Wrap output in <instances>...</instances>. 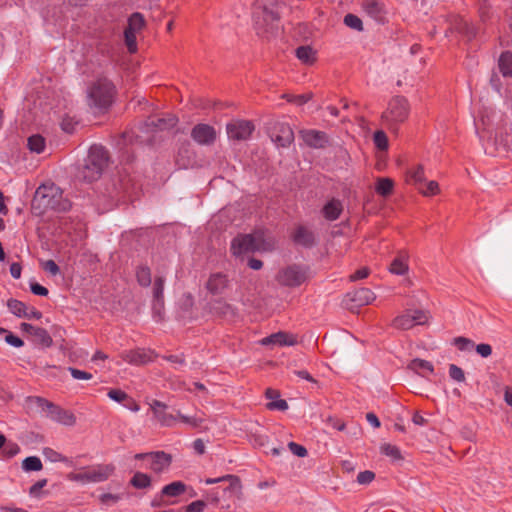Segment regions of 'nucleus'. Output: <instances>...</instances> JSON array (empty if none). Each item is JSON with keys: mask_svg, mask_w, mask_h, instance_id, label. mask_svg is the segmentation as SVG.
Returning a JSON list of instances; mask_svg holds the SVG:
<instances>
[{"mask_svg": "<svg viewBox=\"0 0 512 512\" xmlns=\"http://www.w3.org/2000/svg\"><path fill=\"white\" fill-rule=\"evenodd\" d=\"M47 480L42 479L37 481L35 484H33L29 489V494L33 497H38L40 494L41 489L46 486Z\"/></svg>", "mask_w": 512, "mask_h": 512, "instance_id": "nucleus-62", "label": "nucleus"}, {"mask_svg": "<svg viewBox=\"0 0 512 512\" xmlns=\"http://www.w3.org/2000/svg\"><path fill=\"white\" fill-rule=\"evenodd\" d=\"M427 321L428 315L426 312L421 310H408L394 319L393 326L398 329L408 330L415 325H423Z\"/></svg>", "mask_w": 512, "mask_h": 512, "instance_id": "nucleus-9", "label": "nucleus"}, {"mask_svg": "<svg viewBox=\"0 0 512 512\" xmlns=\"http://www.w3.org/2000/svg\"><path fill=\"white\" fill-rule=\"evenodd\" d=\"M41 317H42V313L40 311H38L33 306L27 305V307L25 309V316H23V318L29 319V320H31V319L39 320V319H41Z\"/></svg>", "mask_w": 512, "mask_h": 512, "instance_id": "nucleus-61", "label": "nucleus"}, {"mask_svg": "<svg viewBox=\"0 0 512 512\" xmlns=\"http://www.w3.org/2000/svg\"><path fill=\"white\" fill-rule=\"evenodd\" d=\"M418 191L426 197L437 195L440 192L439 184L436 181H428L418 187Z\"/></svg>", "mask_w": 512, "mask_h": 512, "instance_id": "nucleus-37", "label": "nucleus"}, {"mask_svg": "<svg viewBox=\"0 0 512 512\" xmlns=\"http://www.w3.org/2000/svg\"><path fill=\"white\" fill-rule=\"evenodd\" d=\"M381 453L391 458L394 461H399L402 459V454L400 449L396 445H392L389 443H385L380 447Z\"/></svg>", "mask_w": 512, "mask_h": 512, "instance_id": "nucleus-35", "label": "nucleus"}, {"mask_svg": "<svg viewBox=\"0 0 512 512\" xmlns=\"http://www.w3.org/2000/svg\"><path fill=\"white\" fill-rule=\"evenodd\" d=\"M348 296H350L351 300L355 302L357 306L368 305L376 299L375 294L368 288L357 289Z\"/></svg>", "mask_w": 512, "mask_h": 512, "instance_id": "nucleus-21", "label": "nucleus"}, {"mask_svg": "<svg viewBox=\"0 0 512 512\" xmlns=\"http://www.w3.org/2000/svg\"><path fill=\"white\" fill-rule=\"evenodd\" d=\"M30 290L33 294L38 295V296H47L48 295V289L36 282L30 283Z\"/></svg>", "mask_w": 512, "mask_h": 512, "instance_id": "nucleus-63", "label": "nucleus"}, {"mask_svg": "<svg viewBox=\"0 0 512 512\" xmlns=\"http://www.w3.org/2000/svg\"><path fill=\"white\" fill-rule=\"evenodd\" d=\"M31 401L34 402L42 411H45L47 413L54 405L53 403L41 397H34L31 399Z\"/></svg>", "mask_w": 512, "mask_h": 512, "instance_id": "nucleus-58", "label": "nucleus"}, {"mask_svg": "<svg viewBox=\"0 0 512 512\" xmlns=\"http://www.w3.org/2000/svg\"><path fill=\"white\" fill-rule=\"evenodd\" d=\"M275 247L273 237H266L263 233L240 235L233 239L231 251L235 256L248 252H268Z\"/></svg>", "mask_w": 512, "mask_h": 512, "instance_id": "nucleus-3", "label": "nucleus"}, {"mask_svg": "<svg viewBox=\"0 0 512 512\" xmlns=\"http://www.w3.org/2000/svg\"><path fill=\"white\" fill-rule=\"evenodd\" d=\"M144 26V18L140 13H134L128 20L127 30L138 33Z\"/></svg>", "mask_w": 512, "mask_h": 512, "instance_id": "nucleus-39", "label": "nucleus"}, {"mask_svg": "<svg viewBox=\"0 0 512 512\" xmlns=\"http://www.w3.org/2000/svg\"><path fill=\"white\" fill-rule=\"evenodd\" d=\"M474 123H475L476 133L479 136V139L483 142L486 139L488 140L490 138V134L487 132L486 123H485L484 119L481 118L480 120H475Z\"/></svg>", "mask_w": 512, "mask_h": 512, "instance_id": "nucleus-47", "label": "nucleus"}, {"mask_svg": "<svg viewBox=\"0 0 512 512\" xmlns=\"http://www.w3.org/2000/svg\"><path fill=\"white\" fill-rule=\"evenodd\" d=\"M475 350L483 358H487L492 354V347L486 343L476 345Z\"/></svg>", "mask_w": 512, "mask_h": 512, "instance_id": "nucleus-60", "label": "nucleus"}, {"mask_svg": "<svg viewBox=\"0 0 512 512\" xmlns=\"http://www.w3.org/2000/svg\"><path fill=\"white\" fill-rule=\"evenodd\" d=\"M27 147L32 153H43L46 148L45 138L39 134H34L28 138Z\"/></svg>", "mask_w": 512, "mask_h": 512, "instance_id": "nucleus-29", "label": "nucleus"}, {"mask_svg": "<svg viewBox=\"0 0 512 512\" xmlns=\"http://www.w3.org/2000/svg\"><path fill=\"white\" fill-rule=\"evenodd\" d=\"M304 143L312 148H324L328 144L327 135L317 130H305L301 132Z\"/></svg>", "mask_w": 512, "mask_h": 512, "instance_id": "nucleus-15", "label": "nucleus"}, {"mask_svg": "<svg viewBox=\"0 0 512 512\" xmlns=\"http://www.w3.org/2000/svg\"><path fill=\"white\" fill-rule=\"evenodd\" d=\"M42 454H43L44 458L49 462H52V463L64 462L68 465H72V461L69 458L65 457L64 455L55 451L52 448L45 447L42 450Z\"/></svg>", "mask_w": 512, "mask_h": 512, "instance_id": "nucleus-30", "label": "nucleus"}, {"mask_svg": "<svg viewBox=\"0 0 512 512\" xmlns=\"http://www.w3.org/2000/svg\"><path fill=\"white\" fill-rule=\"evenodd\" d=\"M411 369L420 373L421 371H427L429 373L433 372V365L426 360L422 359H414L410 364Z\"/></svg>", "mask_w": 512, "mask_h": 512, "instance_id": "nucleus-42", "label": "nucleus"}, {"mask_svg": "<svg viewBox=\"0 0 512 512\" xmlns=\"http://www.w3.org/2000/svg\"><path fill=\"white\" fill-rule=\"evenodd\" d=\"M344 23L346 26H348L354 30H357V31H361L363 29L361 19L358 16L353 15V14H347L344 17Z\"/></svg>", "mask_w": 512, "mask_h": 512, "instance_id": "nucleus-46", "label": "nucleus"}, {"mask_svg": "<svg viewBox=\"0 0 512 512\" xmlns=\"http://www.w3.org/2000/svg\"><path fill=\"white\" fill-rule=\"evenodd\" d=\"M77 122L71 117H65L62 119L61 128L67 133H72L75 130Z\"/></svg>", "mask_w": 512, "mask_h": 512, "instance_id": "nucleus-57", "label": "nucleus"}, {"mask_svg": "<svg viewBox=\"0 0 512 512\" xmlns=\"http://www.w3.org/2000/svg\"><path fill=\"white\" fill-rule=\"evenodd\" d=\"M425 171L423 165L412 167L407 172V182L417 186H421L425 182Z\"/></svg>", "mask_w": 512, "mask_h": 512, "instance_id": "nucleus-25", "label": "nucleus"}, {"mask_svg": "<svg viewBox=\"0 0 512 512\" xmlns=\"http://www.w3.org/2000/svg\"><path fill=\"white\" fill-rule=\"evenodd\" d=\"M107 163L108 155L104 147L101 145L91 146L85 164L81 170L82 178L88 182L99 179Z\"/></svg>", "mask_w": 512, "mask_h": 512, "instance_id": "nucleus-4", "label": "nucleus"}, {"mask_svg": "<svg viewBox=\"0 0 512 512\" xmlns=\"http://www.w3.org/2000/svg\"><path fill=\"white\" fill-rule=\"evenodd\" d=\"M294 241L303 246H309L313 243L314 237L310 230L299 226L293 235Z\"/></svg>", "mask_w": 512, "mask_h": 512, "instance_id": "nucleus-26", "label": "nucleus"}, {"mask_svg": "<svg viewBox=\"0 0 512 512\" xmlns=\"http://www.w3.org/2000/svg\"><path fill=\"white\" fill-rule=\"evenodd\" d=\"M454 345L461 351H470L474 347L473 341L465 337L455 338Z\"/></svg>", "mask_w": 512, "mask_h": 512, "instance_id": "nucleus-49", "label": "nucleus"}, {"mask_svg": "<svg viewBox=\"0 0 512 512\" xmlns=\"http://www.w3.org/2000/svg\"><path fill=\"white\" fill-rule=\"evenodd\" d=\"M164 278L157 277L154 281L153 295L157 304H163Z\"/></svg>", "mask_w": 512, "mask_h": 512, "instance_id": "nucleus-41", "label": "nucleus"}, {"mask_svg": "<svg viewBox=\"0 0 512 512\" xmlns=\"http://www.w3.org/2000/svg\"><path fill=\"white\" fill-rule=\"evenodd\" d=\"M254 130V126L250 121L235 120L227 124L226 132L231 141L247 140Z\"/></svg>", "mask_w": 512, "mask_h": 512, "instance_id": "nucleus-10", "label": "nucleus"}, {"mask_svg": "<svg viewBox=\"0 0 512 512\" xmlns=\"http://www.w3.org/2000/svg\"><path fill=\"white\" fill-rule=\"evenodd\" d=\"M20 328L22 331L34 336L40 343L45 346H50L52 339L48 332L40 327H35L29 323H21Z\"/></svg>", "mask_w": 512, "mask_h": 512, "instance_id": "nucleus-19", "label": "nucleus"}, {"mask_svg": "<svg viewBox=\"0 0 512 512\" xmlns=\"http://www.w3.org/2000/svg\"><path fill=\"white\" fill-rule=\"evenodd\" d=\"M47 416L51 420L65 426H73L76 422V418L71 412L64 410L56 405L52 406V408L47 413Z\"/></svg>", "mask_w": 512, "mask_h": 512, "instance_id": "nucleus-16", "label": "nucleus"}, {"mask_svg": "<svg viewBox=\"0 0 512 512\" xmlns=\"http://www.w3.org/2000/svg\"><path fill=\"white\" fill-rule=\"evenodd\" d=\"M108 397L118 403L124 402L129 399V396L127 393L120 389H111L107 393Z\"/></svg>", "mask_w": 512, "mask_h": 512, "instance_id": "nucleus-50", "label": "nucleus"}, {"mask_svg": "<svg viewBox=\"0 0 512 512\" xmlns=\"http://www.w3.org/2000/svg\"><path fill=\"white\" fill-rule=\"evenodd\" d=\"M389 271L395 275H404L408 271L407 256L398 255L390 264Z\"/></svg>", "mask_w": 512, "mask_h": 512, "instance_id": "nucleus-27", "label": "nucleus"}, {"mask_svg": "<svg viewBox=\"0 0 512 512\" xmlns=\"http://www.w3.org/2000/svg\"><path fill=\"white\" fill-rule=\"evenodd\" d=\"M266 397L271 401L267 404V408L270 410L285 411L288 409V404L285 400L279 399V393L273 389L266 390Z\"/></svg>", "mask_w": 512, "mask_h": 512, "instance_id": "nucleus-24", "label": "nucleus"}, {"mask_svg": "<svg viewBox=\"0 0 512 512\" xmlns=\"http://www.w3.org/2000/svg\"><path fill=\"white\" fill-rule=\"evenodd\" d=\"M137 489H145L151 486V477L142 472H136L130 481Z\"/></svg>", "mask_w": 512, "mask_h": 512, "instance_id": "nucleus-33", "label": "nucleus"}, {"mask_svg": "<svg viewBox=\"0 0 512 512\" xmlns=\"http://www.w3.org/2000/svg\"><path fill=\"white\" fill-rule=\"evenodd\" d=\"M227 287V277L222 273L211 274L206 284L208 291L214 295L222 294Z\"/></svg>", "mask_w": 512, "mask_h": 512, "instance_id": "nucleus-18", "label": "nucleus"}, {"mask_svg": "<svg viewBox=\"0 0 512 512\" xmlns=\"http://www.w3.org/2000/svg\"><path fill=\"white\" fill-rule=\"evenodd\" d=\"M375 478V474L370 470L362 471L357 476V482L360 485H368L370 484Z\"/></svg>", "mask_w": 512, "mask_h": 512, "instance_id": "nucleus-53", "label": "nucleus"}, {"mask_svg": "<svg viewBox=\"0 0 512 512\" xmlns=\"http://www.w3.org/2000/svg\"><path fill=\"white\" fill-rule=\"evenodd\" d=\"M122 359L133 365H142L152 360L151 353L142 349L125 351L121 354Z\"/></svg>", "mask_w": 512, "mask_h": 512, "instance_id": "nucleus-17", "label": "nucleus"}, {"mask_svg": "<svg viewBox=\"0 0 512 512\" xmlns=\"http://www.w3.org/2000/svg\"><path fill=\"white\" fill-rule=\"evenodd\" d=\"M19 452H20V447L17 443H14V442H8L3 447V453L7 457H13V456L17 455Z\"/></svg>", "mask_w": 512, "mask_h": 512, "instance_id": "nucleus-56", "label": "nucleus"}, {"mask_svg": "<svg viewBox=\"0 0 512 512\" xmlns=\"http://www.w3.org/2000/svg\"><path fill=\"white\" fill-rule=\"evenodd\" d=\"M155 418L158 420V422L162 426H166V427L174 426L175 422L177 421V417L172 414L167 413L166 410L161 411L160 413H157V416Z\"/></svg>", "mask_w": 512, "mask_h": 512, "instance_id": "nucleus-44", "label": "nucleus"}, {"mask_svg": "<svg viewBox=\"0 0 512 512\" xmlns=\"http://www.w3.org/2000/svg\"><path fill=\"white\" fill-rule=\"evenodd\" d=\"M42 462L37 456H29L22 462V468L24 471H40L42 469Z\"/></svg>", "mask_w": 512, "mask_h": 512, "instance_id": "nucleus-36", "label": "nucleus"}, {"mask_svg": "<svg viewBox=\"0 0 512 512\" xmlns=\"http://www.w3.org/2000/svg\"><path fill=\"white\" fill-rule=\"evenodd\" d=\"M172 463V456L164 451L151 452L149 461L143 467L150 469L155 473H163L170 467Z\"/></svg>", "mask_w": 512, "mask_h": 512, "instance_id": "nucleus-11", "label": "nucleus"}, {"mask_svg": "<svg viewBox=\"0 0 512 512\" xmlns=\"http://www.w3.org/2000/svg\"><path fill=\"white\" fill-rule=\"evenodd\" d=\"M278 19L279 12L276 0H266L264 4L256 8L253 14L256 28L263 32H272Z\"/></svg>", "mask_w": 512, "mask_h": 512, "instance_id": "nucleus-5", "label": "nucleus"}, {"mask_svg": "<svg viewBox=\"0 0 512 512\" xmlns=\"http://www.w3.org/2000/svg\"><path fill=\"white\" fill-rule=\"evenodd\" d=\"M187 486L182 481H173L161 489V496L178 497L185 493Z\"/></svg>", "mask_w": 512, "mask_h": 512, "instance_id": "nucleus-23", "label": "nucleus"}, {"mask_svg": "<svg viewBox=\"0 0 512 512\" xmlns=\"http://www.w3.org/2000/svg\"><path fill=\"white\" fill-rule=\"evenodd\" d=\"M307 279V271L304 267L298 265L288 266L282 269L278 274L280 284L289 287H296L304 283Z\"/></svg>", "mask_w": 512, "mask_h": 512, "instance_id": "nucleus-8", "label": "nucleus"}, {"mask_svg": "<svg viewBox=\"0 0 512 512\" xmlns=\"http://www.w3.org/2000/svg\"><path fill=\"white\" fill-rule=\"evenodd\" d=\"M297 343L295 335L286 332H277L260 340L263 346H293Z\"/></svg>", "mask_w": 512, "mask_h": 512, "instance_id": "nucleus-13", "label": "nucleus"}, {"mask_svg": "<svg viewBox=\"0 0 512 512\" xmlns=\"http://www.w3.org/2000/svg\"><path fill=\"white\" fill-rule=\"evenodd\" d=\"M153 125L160 130L170 129L174 127L177 123V118L175 116H168L167 118H159L157 122H152Z\"/></svg>", "mask_w": 512, "mask_h": 512, "instance_id": "nucleus-45", "label": "nucleus"}, {"mask_svg": "<svg viewBox=\"0 0 512 512\" xmlns=\"http://www.w3.org/2000/svg\"><path fill=\"white\" fill-rule=\"evenodd\" d=\"M176 417H177V419L181 420L184 424H186L187 426H189L191 428L199 427L204 421V419L200 416H197V415L187 416V415L182 414L180 411L177 412Z\"/></svg>", "mask_w": 512, "mask_h": 512, "instance_id": "nucleus-38", "label": "nucleus"}, {"mask_svg": "<svg viewBox=\"0 0 512 512\" xmlns=\"http://www.w3.org/2000/svg\"><path fill=\"white\" fill-rule=\"evenodd\" d=\"M136 32L125 29L124 36L128 50L134 53L137 50Z\"/></svg>", "mask_w": 512, "mask_h": 512, "instance_id": "nucleus-48", "label": "nucleus"}, {"mask_svg": "<svg viewBox=\"0 0 512 512\" xmlns=\"http://www.w3.org/2000/svg\"><path fill=\"white\" fill-rule=\"evenodd\" d=\"M114 468L110 465L99 466L83 473H71L68 475L69 480L81 484L99 483L107 480L113 473Z\"/></svg>", "mask_w": 512, "mask_h": 512, "instance_id": "nucleus-7", "label": "nucleus"}, {"mask_svg": "<svg viewBox=\"0 0 512 512\" xmlns=\"http://www.w3.org/2000/svg\"><path fill=\"white\" fill-rule=\"evenodd\" d=\"M288 448L294 455L298 457H305L308 453L307 449L304 446L297 444L295 442H289Z\"/></svg>", "mask_w": 512, "mask_h": 512, "instance_id": "nucleus-55", "label": "nucleus"}, {"mask_svg": "<svg viewBox=\"0 0 512 512\" xmlns=\"http://www.w3.org/2000/svg\"><path fill=\"white\" fill-rule=\"evenodd\" d=\"M191 137L199 145H211L215 142L217 133L208 124H198L192 129Z\"/></svg>", "mask_w": 512, "mask_h": 512, "instance_id": "nucleus-12", "label": "nucleus"}, {"mask_svg": "<svg viewBox=\"0 0 512 512\" xmlns=\"http://www.w3.org/2000/svg\"><path fill=\"white\" fill-rule=\"evenodd\" d=\"M42 268L52 276H56L60 273V269L55 261L46 260L41 264Z\"/></svg>", "mask_w": 512, "mask_h": 512, "instance_id": "nucleus-54", "label": "nucleus"}, {"mask_svg": "<svg viewBox=\"0 0 512 512\" xmlns=\"http://www.w3.org/2000/svg\"><path fill=\"white\" fill-rule=\"evenodd\" d=\"M136 277L141 286L148 287L151 284V272L148 267H139L136 271Z\"/></svg>", "mask_w": 512, "mask_h": 512, "instance_id": "nucleus-40", "label": "nucleus"}, {"mask_svg": "<svg viewBox=\"0 0 512 512\" xmlns=\"http://www.w3.org/2000/svg\"><path fill=\"white\" fill-rule=\"evenodd\" d=\"M4 334H5V341L9 345L16 347V348L23 346L24 343L18 336H15L14 334H12L9 331H7V333H4Z\"/></svg>", "mask_w": 512, "mask_h": 512, "instance_id": "nucleus-59", "label": "nucleus"}, {"mask_svg": "<svg viewBox=\"0 0 512 512\" xmlns=\"http://www.w3.org/2000/svg\"><path fill=\"white\" fill-rule=\"evenodd\" d=\"M394 182L390 178H379L375 190L381 196H388L392 193Z\"/></svg>", "mask_w": 512, "mask_h": 512, "instance_id": "nucleus-32", "label": "nucleus"}, {"mask_svg": "<svg viewBox=\"0 0 512 512\" xmlns=\"http://www.w3.org/2000/svg\"><path fill=\"white\" fill-rule=\"evenodd\" d=\"M205 506H206V504H205L204 501L197 500V501H194V502L190 503L186 507V511L187 512H203Z\"/></svg>", "mask_w": 512, "mask_h": 512, "instance_id": "nucleus-64", "label": "nucleus"}, {"mask_svg": "<svg viewBox=\"0 0 512 512\" xmlns=\"http://www.w3.org/2000/svg\"><path fill=\"white\" fill-rule=\"evenodd\" d=\"M114 86L107 78H99L87 88V104L94 113L105 111L112 103Z\"/></svg>", "mask_w": 512, "mask_h": 512, "instance_id": "nucleus-2", "label": "nucleus"}, {"mask_svg": "<svg viewBox=\"0 0 512 512\" xmlns=\"http://www.w3.org/2000/svg\"><path fill=\"white\" fill-rule=\"evenodd\" d=\"M68 371L70 372L71 376L76 380H91L93 377L91 373L73 367H69Z\"/></svg>", "mask_w": 512, "mask_h": 512, "instance_id": "nucleus-52", "label": "nucleus"}, {"mask_svg": "<svg viewBox=\"0 0 512 512\" xmlns=\"http://www.w3.org/2000/svg\"><path fill=\"white\" fill-rule=\"evenodd\" d=\"M271 138L278 147H287L293 142L294 133L288 124L281 123L275 127Z\"/></svg>", "mask_w": 512, "mask_h": 512, "instance_id": "nucleus-14", "label": "nucleus"}, {"mask_svg": "<svg viewBox=\"0 0 512 512\" xmlns=\"http://www.w3.org/2000/svg\"><path fill=\"white\" fill-rule=\"evenodd\" d=\"M373 141H374L375 146L379 150L385 151L388 149V137L384 131H382V130L376 131L373 136Z\"/></svg>", "mask_w": 512, "mask_h": 512, "instance_id": "nucleus-43", "label": "nucleus"}, {"mask_svg": "<svg viewBox=\"0 0 512 512\" xmlns=\"http://www.w3.org/2000/svg\"><path fill=\"white\" fill-rule=\"evenodd\" d=\"M70 202L63 197L62 190L55 184L41 185L35 193L32 207L44 213L47 210L59 212L67 211L70 208Z\"/></svg>", "mask_w": 512, "mask_h": 512, "instance_id": "nucleus-1", "label": "nucleus"}, {"mask_svg": "<svg viewBox=\"0 0 512 512\" xmlns=\"http://www.w3.org/2000/svg\"><path fill=\"white\" fill-rule=\"evenodd\" d=\"M7 307L8 310L16 317L23 318V316H25V309L27 305L24 302L17 299H10L7 302Z\"/></svg>", "mask_w": 512, "mask_h": 512, "instance_id": "nucleus-34", "label": "nucleus"}, {"mask_svg": "<svg viewBox=\"0 0 512 512\" xmlns=\"http://www.w3.org/2000/svg\"><path fill=\"white\" fill-rule=\"evenodd\" d=\"M365 12L374 20L382 22L385 19V10L382 3L377 0H365L363 3Z\"/></svg>", "mask_w": 512, "mask_h": 512, "instance_id": "nucleus-20", "label": "nucleus"}, {"mask_svg": "<svg viewBox=\"0 0 512 512\" xmlns=\"http://www.w3.org/2000/svg\"><path fill=\"white\" fill-rule=\"evenodd\" d=\"M499 69L504 77L512 75V53L504 52L499 58Z\"/></svg>", "mask_w": 512, "mask_h": 512, "instance_id": "nucleus-31", "label": "nucleus"}, {"mask_svg": "<svg viewBox=\"0 0 512 512\" xmlns=\"http://www.w3.org/2000/svg\"><path fill=\"white\" fill-rule=\"evenodd\" d=\"M342 211V204L338 200L329 201L323 208V213L326 219L333 221L336 220Z\"/></svg>", "mask_w": 512, "mask_h": 512, "instance_id": "nucleus-28", "label": "nucleus"}, {"mask_svg": "<svg viewBox=\"0 0 512 512\" xmlns=\"http://www.w3.org/2000/svg\"><path fill=\"white\" fill-rule=\"evenodd\" d=\"M410 106L406 98L397 96L392 98L386 110L382 114L383 121L389 125L394 126L404 122L409 115Z\"/></svg>", "mask_w": 512, "mask_h": 512, "instance_id": "nucleus-6", "label": "nucleus"}, {"mask_svg": "<svg viewBox=\"0 0 512 512\" xmlns=\"http://www.w3.org/2000/svg\"><path fill=\"white\" fill-rule=\"evenodd\" d=\"M449 375L453 380L458 382H463L465 380L464 371L455 364H451L449 366Z\"/></svg>", "mask_w": 512, "mask_h": 512, "instance_id": "nucleus-51", "label": "nucleus"}, {"mask_svg": "<svg viewBox=\"0 0 512 512\" xmlns=\"http://www.w3.org/2000/svg\"><path fill=\"white\" fill-rule=\"evenodd\" d=\"M295 55L305 65H312L317 59V51L309 45L299 46L295 50Z\"/></svg>", "mask_w": 512, "mask_h": 512, "instance_id": "nucleus-22", "label": "nucleus"}]
</instances>
